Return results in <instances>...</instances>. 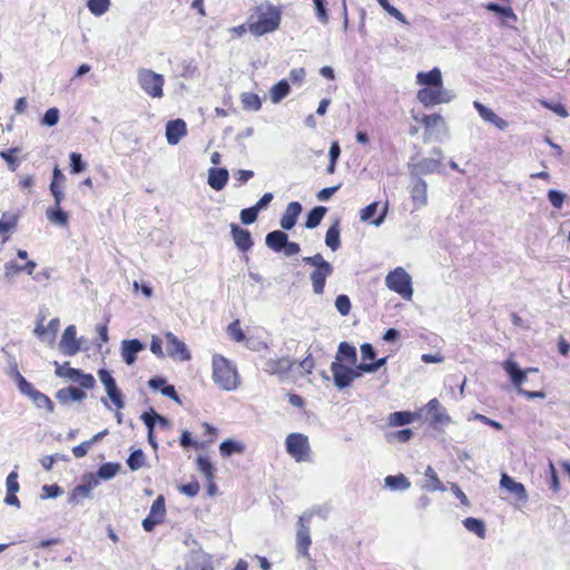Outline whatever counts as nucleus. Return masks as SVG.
<instances>
[{
	"label": "nucleus",
	"instance_id": "f257e3e1",
	"mask_svg": "<svg viewBox=\"0 0 570 570\" xmlns=\"http://www.w3.org/2000/svg\"><path fill=\"white\" fill-rule=\"evenodd\" d=\"M282 12L279 8L266 3L255 8L248 21V30L254 36H263L278 29Z\"/></svg>",
	"mask_w": 570,
	"mask_h": 570
},
{
	"label": "nucleus",
	"instance_id": "f03ea898",
	"mask_svg": "<svg viewBox=\"0 0 570 570\" xmlns=\"http://www.w3.org/2000/svg\"><path fill=\"white\" fill-rule=\"evenodd\" d=\"M328 510L325 507H313L312 509H308L304 511L296 524V535H295V543H296V550L299 556L306 559H311L309 556V547L312 544L311 539V523L314 515L320 517L321 519L327 518Z\"/></svg>",
	"mask_w": 570,
	"mask_h": 570
},
{
	"label": "nucleus",
	"instance_id": "7ed1b4c3",
	"mask_svg": "<svg viewBox=\"0 0 570 570\" xmlns=\"http://www.w3.org/2000/svg\"><path fill=\"white\" fill-rule=\"evenodd\" d=\"M213 381L224 391H234L239 385L237 371L233 364L222 355H214L213 361Z\"/></svg>",
	"mask_w": 570,
	"mask_h": 570
},
{
	"label": "nucleus",
	"instance_id": "20e7f679",
	"mask_svg": "<svg viewBox=\"0 0 570 570\" xmlns=\"http://www.w3.org/2000/svg\"><path fill=\"white\" fill-rule=\"evenodd\" d=\"M303 262L314 267L309 275L313 292L317 295H322L324 293L326 278L333 274V266L325 261L321 254L304 257Z\"/></svg>",
	"mask_w": 570,
	"mask_h": 570
},
{
	"label": "nucleus",
	"instance_id": "39448f33",
	"mask_svg": "<svg viewBox=\"0 0 570 570\" xmlns=\"http://www.w3.org/2000/svg\"><path fill=\"white\" fill-rule=\"evenodd\" d=\"M386 287L402 298L411 301L413 296L412 277L403 267H396L385 277Z\"/></svg>",
	"mask_w": 570,
	"mask_h": 570
},
{
	"label": "nucleus",
	"instance_id": "423d86ee",
	"mask_svg": "<svg viewBox=\"0 0 570 570\" xmlns=\"http://www.w3.org/2000/svg\"><path fill=\"white\" fill-rule=\"evenodd\" d=\"M137 81L142 91L151 98H161L164 96V76L151 69L141 68L137 72Z\"/></svg>",
	"mask_w": 570,
	"mask_h": 570
},
{
	"label": "nucleus",
	"instance_id": "0eeeda50",
	"mask_svg": "<svg viewBox=\"0 0 570 570\" xmlns=\"http://www.w3.org/2000/svg\"><path fill=\"white\" fill-rule=\"evenodd\" d=\"M503 370L510 376V380L514 387L518 390V393L524 395L527 399H544L546 394L542 391H527L522 389V384L527 381V371H522L518 363L513 360L509 358L502 364Z\"/></svg>",
	"mask_w": 570,
	"mask_h": 570
},
{
	"label": "nucleus",
	"instance_id": "6e6552de",
	"mask_svg": "<svg viewBox=\"0 0 570 570\" xmlns=\"http://www.w3.org/2000/svg\"><path fill=\"white\" fill-rule=\"evenodd\" d=\"M287 453L296 462H309L311 461V446L308 438L303 433H291L285 440Z\"/></svg>",
	"mask_w": 570,
	"mask_h": 570
},
{
	"label": "nucleus",
	"instance_id": "1a4fd4ad",
	"mask_svg": "<svg viewBox=\"0 0 570 570\" xmlns=\"http://www.w3.org/2000/svg\"><path fill=\"white\" fill-rule=\"evenodd\" d=\"M353 365L338 364V362H332L331 372L333 375L334 385L338 390H344L350 386L355 379L361 377L364 372L361 368V364L352 367Z\"/></svg>",
	"mask_w": 570,
	"mask_h": 570
},
{
	"label": "nucleus",
	"instance_id": "9d476101",
	"mask_svg": "<svg viewBox=\"0 0 570 570\" xmlns=\"http://www.w3.org/2000/svg\"><path fill=\"white\" fill-rule=\"evenodd\" d=\"M454 98V95L444 89L443 86L425 87L417 91V99L425 107L439 104H448Z\"/></svg>",
	"mask_w": 570,
	"mask_h": 570
},
{
	"label": "nucleus",
	"instance_id": "9b49d317",
	"mask_svg": "<svg viewBox=\"0 0 570 570\" xmlns=\"http://www.w3.org/2000/svg\"><path fill=\"white\" fill-rule=\"evenodd\" d=\"M295 365V360L289 356L268 358L263 366V371L271 376H276L279 382H284L288 377V373Z\"/></svg>",
	"mask_w": 570,
	"mask_h": 570
},
{
	"label": "nucleus",
	"instance_id": "f8f14e48",
	"mask_svg": "<svg viewBox=\"0 0 570 570\" xmlns=\"http://www.w3.org/2000/svg\"><path fill=\"white\" fill-rule=\"evenodd\" d=\"M165 344L168 356L178 361H189L191 354L187 348L186 344L180 341L174 333H165Z\"/></svg>",
	"mask_w": 570,
	"mask_h": 570
},
{
	"label": "nucleus",
	"instance_id": "ddd939ff",
	"mask_svg": "<svg viewBox=\"0 0 570 570\" xmlns=\"http://www.w3.org/2000/svg\"><path fill=\"white\" fill-rule=\"evenodd\" d=\"M98 377L105 385L106 392L117 409H122L125 403L120 391L117 387L116 381L108 370L101 368L98 371Z\"/></svg>",
	"mask_w": 570,
	"mask_h": 570
},
{
	"label": "nucleus",
	"instance_id": "4468645a",
	"mask_svg": "<svg viewBox=\"0 0 570 570\" xmlns=\"http://www.w3.org/2000/svg\"><path fill=\"white\" fill-rule=\"evenodd\" d=\"M410 193L414 210H420L428 205V184L423 178H413Z\"/></svg>",
	"mask_w": 570,
	"mask_h": 570
},
{
	"label": "nucleus",
	"instance_id": "2eb2a0df",
	"mask_svg": "<svg viewBox=\"0 0 570 570\" xmlns=\"http://www.w3.org/2000/svg\"><path fill=\"white\" fill-rule=\"evenodd\" d=\"M59 350L62 354L72 356L80 351V342L76 337V326L69 325L63 331L59 342Z\"/></svg>",
	"mask_w": 570,
	"mask_h": 570
},
{
	"label": "nucleus",
	"instance_id": "dca6fc26",
	"mask_svg": "<svg viewBox=\"0 0 570 570\" xmlns=\"http://www.w3.org/2000/svg\"><path fill=\"white\" fill-rule=\"evenodd\" d=\"M144 350L145 345L139 340H124L120 345V355L127 365H132L137 354Z\"/></svg>",
	"mask_w": 570,
	"mask_h": 570
},
{
	"label": "nucleus",
	"instance_id": "f3484780",
	"mask_svg": "<svg viewBox=\"0 0 570 570\" xmlns=\"http://www.w3.org/2000/svg\"><path fill=\"white\" fill-rule=\"evenodd\" d=\"M500 487L514 495L519 501L523 503L528 502L529 497L524 485L514 481L507 473L501 474Z\"/></svg>",
	"mask_w": 570,
	"mask_h": 570
},
{
	"label": "nucleus",
	"instance_id": "a211bd4d",
	"mask_svg": "<svg viewBox=\"0 0 570 570\" xmlns=\"http://www.w3.org/2000/svg\"><path fill=\"white\" fill-rule=\"evenodd\" d=\"M473 106L484 121L494 125L500 130H505L508 128L509 122L503 118L499 117L492 109L484 106L482 102L474 101Z\"/></svg>",
	"mask_w": 570,
	"mask_h": 570
},
{
	"label": "nucleus",
	"instance_id": "6ab92c4d",
	"mask_svg": "<svg viewBox=\"0 0 570 570\" xmlns=\"http://www.w3.org/2000/svg\"><path fill=\"white\" fill-rule=\"evenodd\" d=\"M186 134L187 127L183 119H175L167 122L166 139L169 145H177Z\"/></svg>",
	"mask_w": 570,
	"mask_h": 570
},
{
	"label": "nucleus",
	"instance_id": "aec40b11",
	"mask_svg": "<svg viewBox=\"0 0 570 570\" xmlns=\"http://www.w3.org/2000/svg\"><path fill=\"white\" fill-rule=\"evenodd\" d=\"M230 233L236 247L240 252H247L252 248L253 239L249 230L240 228L236 224H230Z\"/></svg>",
	"mask_w": 570,
	"mask_h": 570
},
{
	"label": "nucleus",
	"instance_id": "412c9836",
	"mask_svg": "<svg viewBox=\"0 0 570 570\" xmlns=\"http://www.w3.org/2000/svg\"><path fill=\"white\" fill-rule=\"evenodd\" d=\"M6 487L7 495L4 498V503L8 505L20 508V500L17 497V492L20 490L17 471H11L8 474L6 479Z\"/></svg>",
	"mask_w": 570,
	"mask_h": 570
},
{
	"label": "nucleus",
	"instance_id": "4be33fe9",
	"mask_svg": "<svg viewBox=\"0 0 570 570\" xmlns=\"http://www.w3.org/2000/svg\"><path fill=\"white\" fill-rule=\"evenodd\" d=\"M442 163L440 159L434 158H422L412 167V175L419 177V175H429L433 173H441Z\"/></svg>",
	"mask_w": 570,
	"mask_h": 570
},
{
	"label": "nucleus",
	"instance_id": "5701e85b",
	"mask_svg": "<svg viewBox=\"0 0 570 570\" xmlns=\"http://www.w3.org/2000/svg\"><path fill=\"white\" fill-rule=\"evenodd\" d=\"M302 209V205L298 202L289 203L281 217V227L286 230L292 229L295 226Z\"/></svg>",
	"mask_w": 570,
	"mask_h": 570
},
{
	"label": "nucleus",
	"instance_id": "b1692460",
	"mask_svg": "<svg viewBox=\"0 0 570 570\" xmlns=\"http://www.w3.org/2000/svg\"><path fill=\"white\" fill-rule=\"evenodd\" d=\"M377 207H379V203L374 202V203L367 205L365 208H363L360 213L361 220L370 222L371 224L375 225L376 227L381 226L385 219L386 214H387L389 205H387V203H385L382 208L381 214L376 218L372 219L377 212Z\"/></svg>",
	"mask_w": 570,
	"mask_h": 570
},
{
	"label": "nucleus",
	"instance_id": "393cba45",
	"mask_svg": "<svg viewBox=\"0 0 570 570\" xmlns=\"http://www.w3.org/2000/svg\"><path fill=\"white\" fill-rule=\"evenodd\" d=\"M426 412L432 416L433 424L445 425L451 422L446 410L442 406L438 399H432L426 404Z\"/></svg>",
	"mask_w": 570,
	"mask_h": 570
},
{
	"label": "nucleus",
	"instance_id": "a878e982",
	"mask_svg": "<svg viewBox=\"0 0 570 570\" xmlns=\"http://www.w3.org/2000/svg\"><path fill=\"white\" fill-rule=\"evenodd\" d=\"M333 362H338V364L356 365L357 353L355 346L347 342L340 343Z\"/></svg>",
	"mask_w": 570,
	"mask_h": 570
},
{
	"label": "nucleus",
	"instance_id": "bb28decb",
	"mask_svg": "<svg viewBox=\"0 0 570 570\" xmlns=\"http://www.w3.org/2000/svg\"><path fill=\"white\" fill-rule=\"evenodd\" d=\"M66 177L62 171L55 167L52 171V181L50 184V191L55 198L56 205H61V202L65 198V193L62 190Z\"/></svg>",
	"mask_w": 570,
	"mask_h": 570
},
{
	"label": "nucleus",
	"instance_id": "cd10ccee",
	"mask_svg": "<svg viewBox=\"0 0 570 570\" xmlns=\"http://www.w3.org/2000/svg\"><path fill=\"white\" fill-rule=\"evenodd\" d=\"M229 174L225 168H210L208 170V185L214 190H222L226 186Z\"/></svg>",
	"mask_w": 570,
	"mask_h": 570
},
{
	"label": "nucleus",
	"instance_id": "c85d7f7f",
	"mask_svg": "<svg viewBox=\"0 0 570 570\" xmlns=\"http://www.w3.org/2000/svg\"><path fill=\"white\" fill-rule=\"evenodd\" d=\"M56 397L60 403L68 404L69 402L81 401L86 397V393L78 387L69 386L57 391Z\"/></svg>",
	"mask_w": 570,
	"mask_h": 570
},
{
	"label": "nucleus",
	"instance_id": "c756f323",
	"mask_svg": "<svg viewBox=\"0 0 570 570\" xmlns=\"http://www.w3.org/2000/svg\"><path fill=\"white\" fill-rule=\"evenodd\" d=\"M485 9L501 16L503 18V26L511 27V22H517L518 20L517 14L513 12L511 7H502L498 3L489 2L485 6Z\"/></svg>",
	"mask_w": 570,
	"mask_h": 570
},
{
	"label": "nucleus",
	"instance_id": "7c9ffc66",
	"mask_svg": "<svg viewBox=\"0 0 570 570\" xmlns=\"http://www.w3.org/2000/svg\"><path fill=\"white\" fill-rule=\"evenodd\" d=\"M417 83L428 87L443 86L442 73L439 68H433L429 72H419L416 76Z\"/></svg>",
	"mask_w": 570,
	"mask_h": 570
},
{
	"label": "nucleus",
	"instance_id": "2f4dec72",
	"mask_svg": "<svg viewBox=\"0 0 570 570\" xmlns=\"http://www.w3.org/2000/svg\"><path fill=\"white\" fill-rule=\"evenodd\" d=\"M421 122L425 126L426 130L429 131H433L434 129H436L439 132H448V126L443 117L439 114L425 115L422 117Z\"/></svg>",
	"mask_w": 570,
	"mask_h": 570
},
{
	"label": "nucleus",
	"instance_id": "473e14b6",
	"mask_svg": "<svg viewBox=\"0 0 570 570\" xmlns=\"http://www.w3.org/2000/svg\"><path fill=\"white\" fill-rule=\"evenodd\" d=\"M384 484L392 491H405L411 487L410 480L402 473L396 475H387Z\"/></svg>",
	"mask_w": 570,
	"mask_h": 570
},
{
	"label": "nucleus",
	"instance_id": "72a5a7b5",
	"mask_svg": "<svg viewBox=\"0 0 570 570\" xmlns=\"http://www.w3.org/2000/svg\"><path fill=\"white\" fill-rule=\"evenodd\" d=\"M287 234L282 230H274L266 235L265 243L266 246L273 249L274 252H281L286 245Z\"/></svg>",
	"mask_w": 570,
	"mask_h": 570
},
{
	"label": "nucleus",
	"instance_id": "f704fd0d",
	"mask_svg": "<svg viewBox=\"0 0 570 570\" xmlns=\"http://www.w3.org/2000/svg\"><path fill=\"white\" fill-rule=\"evenodd\" d=\"M245 444L232 439L225 440L219 445V453L222 456L227 458L234 453L243 454L245 452Z\"/></svg>",
	"mask_w": 570,
	"mask_h": 570
},
{
	"label": "nucleus",
	"instance_id": "c9c22d12",
	"mask_svg": "<svg viewBox=\"0 0 570 570\" xmlns=\"http://www.w3.org/2000/svg\"><path fill=\"white\" fill-rule=\"evenodd\" d=\"M46 217L57 226L63 227L68 223V214L60 208V205L55 204L52 207H49L46 210Z\"/></svg>",
	"mask_w": 570,
	"mask_h": 570
},
{
	"label": "nucleus",
	"instance_id": "e433bc0d",
	"mask_svg": "<svg viewBox=\"0 0 570 570\" xmlns=\"http://www.w3.org/2000/svg\"><path fill=\"white\" fill-rule=\"evenodd\" d=\"M424 483L422 484V488L426 491H444V487L440 479L438 478L435 471L428 466L424 473Z\"/></svg>",
	"mask_w": 570,
	"mask_h": 570
},
{
	"label": "nucleus",
	"instance_id": "4c0bfd02",
	"mask_svg": "<svg viewBox=\"0 0 570 570\" xmlns=\"http://www.w3.org/2000/svg\"><path fill=\"white\" fill-rule=\"evenodd\" d=\"M291 87L286 80H281L271 88L269 95L273 104L281 102L288 94Z\"/></svg>",
	"mask_w": 570,
	"mask_h": 570
},
{
	"label": "nucleus",
	"instance_id": "58836bf2",
	"mask_svg": "<svg viewBox=\"0 0 570 570\" xmlns=\"http://www.w3.org/2000/svg\"><path fill=\"white\" fill-rule=\"evenodd\" d=\"M325 244L328 246L333 252L340 248L341 246V238H340V227L338 223H335L332 225L325 235Z\"/></svg>",
	"mask_w": 570,
	"mask_h": 570
},
{
	"label": "nucleus",
	"instance_id": "ea45409f",
	"mask_svg": "<svg viewBox=\"0 0 570 570\" xmlns=\"http://www.w3.org/2000/svg\"><path fill=\"white\" fill-rule=\"evenodd\" d=\"M463 525L468 531L475 533L479 538L483 539L485 537V525L482 520L469 517L463 520Z\"/></svg>",
	"mask_w": 570,
	"mask_h": 570
},
{
	"label": "nucleus",
	"instance_id": "a19ab883",
	"mask_svg": "<svg viewBox=\"0 0 570 570\" xmlns=\"http://www.w3.org/2000/svg\"><path fill=\"white\" fill-rule=\"evenodd\" d=\"M29 397L38 409H46L48 412L53 411L52 401L42 392L35 390Z\"/></svg>",
	"mask_w": 570,
	"mask_h": 570
},
{
	"label": "nucleus",
	"instance_id": "79ce46f5",
	"mask_svg": "<svg viewBox=\"0 0 570 570\" xmlns=\"http://www.w3.org/2000/svg\"><path fill=\"white\" fill-rule=\"evenodd\" d=\"M325 213H326V208L323 206H317V207L313 208L307 214V219L305 223L306 228L313 229V228L317 227L320 225L321 220L323 219Z\"/></svg>",
	"mask_w": 570,
	"mask_h": 570
},
{
	"label": "nucleus",
	"instance_id": "37998d69",
	"mask_svg": "<svg viewBox=\"0 0 570 570\" xmlns=\"http://www.w3.org/2000/svg\"><path fill=\"white\" fill-rule=\"evenodd\" d=\"M244 109L257 111L262 107L261 98L253 92H244L240 96Z\"/></svg>",
	"mask_w": 570,
	"mask_h": 570
},
{
	"label": "nucleus",
	"instance_id": "c03bdc74",
	"mask_svg": "<svg viewBox=\"0 0 570 570\" xmlns=\"http://www.w3.org/2000/svg\"><path fill=\"white\" fill-rule=\"evenodd\" d=\"M413 421V414L410 412H394L389 416V423L393 426H403Z\"/></svg>",
	"mask_w": 570,
	"mask_h": 570
},
{
	"label": "nucleus",
	"instance_id": "a18cd8bd",
	"mask_svg": "<svg viewBox=\"0 0 570 570\" xmlns=\"http://www.w3.org/2000/svg\"><path fill=\"white\" fill-rule=\"evenodd\" d=\"M55 364H56V375L57 376L66 377L72 382H76L80 379V375H81L80 370L72 368V367H66V366L58 364L57 362Z\"/></svg>",
	"mask_w": 570,
	"mask_h": 570
},
{
	"label": "nucleus",
	"instance_id": "49530a36",
	"mask_svg": "<svg viewBox=\"0 0 570 570\" xmlns=\"http://www.w3.org/2000/svg\"><path fill=\"white\" fill-rule=\"evenodd\" d=\"M87 7L94 16H102L110 7V0H88Z\"/></svg>",
	"mask_w": 570,
	"mask_h": 570
},
{
	"label": "nucleus",
	"instance_id": "de8ad7c7",
	"mask_svg": "<svg viewBox=\"0 0 570 570\" xmlns=\"http://www.w3.org/2000/svg\"><path fill=\"white\" fill-rule=\"evenodd\" d=\"M18 222V217L14 214L3 213L0 219V235H6L12 230Z\"/></svg>",
	"mask_w": 570,
	"mask_h": 570
},
{
	"label": "nucleus",
	"instance_id": "09e8293b",
	"mask_svg": "<svg viewBox=\"0 0 570 570\" xmlns=\"http://www.w3.org/2000/svg\"><path fill=\"white\" fill-rule=\"evenodd\" d=\"M119 468L117 463H105L99 468L97 476L102 480H110L117 474Z\"/></svg>",
	"mask_w": 570,
	"mask_h": 570
},
{
	"label": "nucleus",
	"instance_id": "8fccbe9b",
	"mask_svg": "<svg viewBox=\"0 0 570 570\" xmlns=\"http://www.w3.org/2000/svg\"><path fill=\"white\" fill-rule=\"evenodd\" d=\"M127 464H128L129 469L132 470V471H137L140 468H142L145 465V454H144V452L140 449L134 451L129 455V458L127 460Z\"/></svg>",
	"mask_w": 570,
	"mask_h": 570
},
{
	"label": "nucleus",
	"instance_id": "3c124183",
	"mask_svg": "<svg viewBox=\"0 0 570 570\" xmlns=\"http://www.w3.org/2000/svg\"><path fill=\"white\" fill-rule=\"evenodd\" d=\"M165 513H166V508H165V499L163 495H159L154 502H153V505L150 508V512H149V515H151V518H157L159 520H164L165 518Z\"/></svg>",
	"mask_w": 570,
	"mask_h": 570
},
{
	"label": "nucleus",
	"instance_id": "603ef678",
	"mask_svg": "<svg viewBox=\"0 0 570 570\" xmlns=\"http://www.w3.org/2000/svg\"><path fill=\"white\" fill-rule=\"evenodd\" d=\"M197 468L205 475V478L207 480H212L214 478V466L210 463L208 458L198 456Z\"/></svg>",
	"mask_w": 570,
	"mask_h": 570
},
{
	"label": "nucleus",
	"instance_id": "864d4df0",
	"mask_svg": "<svg viewBox=\"0 0 570 570\" xmlns=\"http://www.w3.org/2000/svg\"><path fill=\"white\" fill-rule=\"evenodd\" d=\"M3 269V276L8 282H11L18 273L22 272L21 265L14 261L7 262Z\"/></svg>",
	"mask_w": 570,
	"mask_h": 570
},
{
	"label": "nucleus",
	"instance_id": "5fc2aeb1",
	"mask_svg": "<svg viewBox=\"0 0 570 570\" xmlns=\"http://www.w3.org/2000/svg\"><path fill=\"white\" fill-rule=\"evenodd\" d=\"M59 110L56 107L49 108L42 117L41 124L43 126L52 127L59 121Z\"/></svg>",
	"mask_w": 570,
	"mask_h": 570
},
{
	"label": "nucleus",
	"instance_id": "6e6d98bb",
	"mask_svg": "<svg viewBox=\"0 0 570 570\" xmlns=\"http://www.w3.org/2000/svg\"><path fill=\"white\" fill-rule=\"evenodd\" d=\"M14 380L18 384L19 391L27 396L36 390L18 371L14 372Z\"/></svg>",
	"mask_w": 570,
	"mask_h": 570
},
{
	"label": "nucleus",
	"instance_id": "4d7b16f0",
	"mask_svg": "<svg viewBox=\"0 0 570 570\" xmlns=\"http://www.w3.org/2000/svg\"><path fill=\"white\" fill-rule=\"evenodd\" d=\"M90 485H86L85 483L77 485L69 498V501L72 503L78 502V498H88L90 495Z\"/></svg>",
	"mask_w": 570,
	"mask_h": 570
},
{
	"label": "nucleus",
	"instance_id": "13d9d810",
	"mask_svg": "<svg viewBox=\"0 0 570 570\" xmlns=\"http://www.w3.org/2000/svg\"><path fill=\"white\" fill-rule=\"evenodd\" d=\"M258 213L259 210L255 206L243 209L239 215L242 223L245 225L253 224L257 219Z\"/></svg>",
	"mask_w": 570,
	"mask_h": 570
},
{
	"label": "nucleus",
	"instance_id": "bf43d9fd",
	"mask_svg": "<svg viewBox=\"0 0 570 570\" xmlns=\"http://www.w3.org/2000/svg\"><path fill=\"white\" fill-rule=\"evenodd\" d=\"M548 199L554 208L561 209L566 199V194L551 189L548 191Z\"/></svg>",
	"mask_w": 570,
	"mask_h": 570
},
{
	"label": "nucleus",
	"instance_id": "052dcab7",
	"mask_svg": "<svg viewBox=\"0 0 570 570\" xmlns=\"http://www.w3.org/2000/svg\"><path fill=\"white\" fill-rule=\"evenodd\" d=\"M335 307L341 315L345 316L351 311V302L346 295H338L335 299Z\"/></svg>",
	"mask_w": 570,
	"mask_h": 570
},
{
	"label": "nucleus",
	"instance_id": "680f3d73",
	"mask_svg": "<svg viewBox=\"0 0 570 570\" xmlns=\"http://www.w3.org/2000/svg\"><path fill=\"white\" fill-rule=\"evenodd\" d=\"M19 153V148H10L8 150L0 151V157L14 170L17 167V159L13 154Z\"/></svg>",
	"mask_w": 570,
	"mask_h": 570
},
{
	"label": "nucleus",
	"instance_id": "e2e57ef3",
	"mask_svg": "<svg viewBox=\"0 0 570 570\" xmlns=\"http://www.w3.org/2000/svg\"><path fill=\"white\" fill-rule=\"evenodd\" d=\"M70 166L71 170L75 174L82 173L86 168L85 163L81 159V155L77 153H71L70 155Z\"/></svg>",
	"mask_w": 570,
	"mask_h": 570
},
{
	"label": "nucleus",
	"instance_id": "0e129e2a",
	"mask_svg": "<svg viewBox=\"0 0 570 570\" xmlns=\"http://www.w3.org/2000/svg\"><path fill=\"white\" fill-rule=\"evenodd\" d=\"M313 2L316 9L317 19L324 24L327 23L328 14L325 8V0H313Z\"/></svg>",
	"mask_w": 570,
	"mask_h": 570
},
{
	"label": "nucleus",
	"instance_id": "69168bd1",
	"mask_svg": "<svg viewBox=\"0 0 570 570\" xmlns=\"http://www.w3.org/2000/svg\"><path fill=\"white\" fill-rule=\"evenodd\" d=\"M228 334L232 336L233 340L236 342H242L245 338V335L239 326V322L235 321L230 323L227 327Z\"/></svg>",
	"mask_w": 570,
	"mask_h": 570
},
{
	"label": "nucleus",
	"instance_id": "338daca9",
	"mask_svg": "<svg viewBox=\"0 0 570 570\" xmlns=\"http://www.w3.org/2000/svg\"><path fill=\"white\" fill-rule=\"evenodd\" d=\"M62 493L60 487L53 485H43L41 489V499L57 498Z\"/></svg>",
	"mask_w": 570,
	"mask_h": 570
},
{
	"label": "nucleus",
	"instance_id": "774afa93",
	"mask_svg": "<svg viewBox=\"0 0 570 570\" xmlns=\"http://www.w3.org/2000/svg\"><path fill=\"white\" fill-rule=\"evenodd\" d=\"M199 483L194 481V482H189L187 484H183L180 488H179V491L187 495V497H195L198 494L199 492Z\"/></svg>",
	"mask_w": 570,
	"mask_h": 570
}]
</instances>
